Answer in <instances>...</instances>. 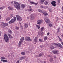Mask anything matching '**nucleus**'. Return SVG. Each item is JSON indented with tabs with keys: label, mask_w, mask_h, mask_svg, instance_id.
Masks as SVG:
<instances>
[{
	"label": "nucleus",
	"mask_w": 63,
	"mask_h": 63,
	"mask_svg": "<svg viewBox=\"0 0 63 63\" xmlns=\"http://www.w3.org/2000/svg\"><path fill=\"white\" fill-rule=\"evenodd\" d=\"M14 4L15 7L16 9H18V10L20 8V4L16 2H14Z\"/></svg>",
	"instance_id": "1"
},
{
	"label": "nucleus",
	"mask_w": 63,
	"mask_h": 63,
	"mask_svg": "<svg viewBox=\"0 0 63 63\" xmlns=\"http://www.w3.org/2000/svg\"><path fill=\"white\" fill-rule=\"evenodd\" d=\"M4 36L3 38L5 42L8 43L9 42V40L10 39L9 38L8 35L6 34H5L4 35Z\"/></svg>",
	"instance_id": "2"
},
{
	"label": "nucleus",
	"mask_w": 63,
	"mask_h": 63,
	"mask_svg": "<svg viewBox=\"0 0 63 63\" xmlns=\"http://www.w3.org/2000/svg\"><path fill=\"white\" fill-rule=\"evenodd\" d=\"M16 17H14L13 19H12L9 22V23H14L15 22V21H16Z\"/></svg>",
	"instance_id": "3"
},
{
	"label": "nucleus",
	"mask_w": 63,
	"mask_h": 63,
	"mask_svg": "<svg viewBox=\"0 0 63 63\" xmlns=\"http://www.w3.org/2000/svg\"><path fill=\"white\" fill-rule=\"evenodd\" d=\"M24 37H22V38H21V39L19 41V46H20L21 45V44H22V42L24 40Z\"/></svg>",
	"instance_id": "4"
},
{
	"label": "nucleus",
	"mask_w": 63,
	"mask_h": 63,
	"mask_svg": "<svg viewBox=\"0 0 63 63\" xmlns=\"http://www.w3.org/2000/svg\"><path fill=\"white\" fill-rule=\"evenodd\" d=\"M8 26V24L7 23H4L2 22L1 24V27L2 28H3L4 27H5V26Z\"/></svg>",
	"instance_id": "5"
},
{
	"label": "nucleus",
	"mask_w": 63,
	"mask_h": 63,
	"mask_svg": "<svg viewBox=\"0 0 63 63\" xmlns=\"http://www.w3.org/2000/svg\"><path fill=\"white\" fill-rule=\"evenodd\" d=\"M17 20L18 21H21L22 20V18L18 15L16 16Z\"/></svg>",
	"instance_id": "6"
},
{
	"label": "nucleus",
	"mask_w": 63,
	"mask_h": 63,
	"mask_svg": "<svg viewBox=\"0 0 63 63\" xmlns=\"http://www.w3.org/2000/svg\"><path fill=\"white\" fill-rule=\"evenodd\" d=\"M44 19L45 20V22L47 23H49V19H48L47 17L44 18Z\"/></svg>",
	"instance_id": "7"
},
{
	"label": "nucleus",
	"mask_w": 63,
	"mask_h": 63,
	"mask_svg": "<svg viewBox=\"0 0 63 63\" xmlns=\"http://www.w3.org/2000/svg\"><path fill=\"white\" fill-rule=\"evenodd\" d=\"M30 18L31 20H33L35 18V16L33 14H32L30 16Z\"/></svg>",
	"instance_id": "8"
},
{
	"label": "nucleus",
	"mask_w": 63,
	"mask_h": 63,
	"mask_svg": "<svg viewBox=\"0 0 63 63\" xmlns=\"http://www.w3.org/2000/svg\"><path fill=\"white\" fill-rule=\"evenodd\" d=\"M25 40L27 41H32V39L31 40L30 38L29 37H25Z\"/></svg>",
	"instance_id": "9"
},
{
	"label": "nucleus",
	"mask_w": 63,
	"mask_h": 63,
	"mask_svg": "<svg viewBox=\"0 0 63 63\" xmlns=\"http://www.w3.org/2000/svg\"><path fill=\"white\" fill-rule=\"evenodd\" d=\"M55 3H56V2L54 1H53L51 2V4L54 7H55L56 5Z\"/></svg>",
	"instance_id": "10"
},
{
	"label": "nucleus",
	"mask_w": 63,
	"mask_h": 63,
	"mask_svg": "<svg viewBox=\"0 0 63 63\" xmlns=\"http://www.w3.org/2000/svg\"><path fill=\"white\" fill-rule=\"evenodd\" d=\"M43 23V21L41 20H38L37 22V24L39 25L41 24L42 23Z\"/></svg>",
	"instance_id": "11"
},
{
	"label": "nucleus",
	"mask_w": 63,
	"mask_h": 63,
	"mask_svg": "<svg viewBox=\"0 0 63 63\" xmlns=\"http://www.w3.org/2000/svg\"><path fill=\"white\" fill-rule=\"evenodd\" d=\"M57 47H61V48H62V47H63L61 44L59 43L57 44Z\"/></svg>",
	"instance_id": "12"
},
{
	"label": "nucleus",
	"mask_w": 63,
	"mask_h": 63,
	"mask_svg": "<svg viewBox=\"0 0 63 63\" xmlns=\"http://www.w3.org/2000/svg\"><path fill=\"white\" fill-rule=\"evenodd\" d=\"M40 36H43V32H38V34Z\"/></svg>",
	"instance_id": "13"
},
{
	"label": "nucleus",
	"mask_w": 63,
	"mask_h": 63,
	"mask_svg": "<svg viewBox=\"0 0 63 63\" xmlns=\"http://www.w3.org/2000/svg\"><path fill=\"white\" fill-rule=\"evenodd\" d=\"M7 35L9 36V38L10 39H12V38H13V37L12 36H11V35L10 33L7 34Z\"/></svg>",
	"instance_id": "14"
},
{
	"label": "nucleus",
	"mask_w": 63,
	"mask_h": 63,
	"mask_svg": "<svg viewBox=\"0 0 63 63\" xmlns=\"http://www.w3.org/2000/svg\"><path fill=\"white\" fill-rule=\"evenodd\" d=\"M21 6L22 8V9H24V8L25 7V5H24V4H21Z\"/></svg>",
	"instance_id": "15"
},
{
	"label": "nucleus",
	"mask_w": 63,
	"mask_h": 63,
	"mask_svg": "<svg viewBox=\"0 0 63 63\" xmlns=\"http://www.w3.org/2000/svg\"><path fill=\"white\" fill-rule=\"evenodd\" d=\"M44 40L45 41H46L47 39V36L44 37Z\"/></svg>",
	"instance_id": "16"
},
{
	"label": "nucleus",
	"mask_w": 63,
	"mask_h": 63,
	"mask_svg": "<svg viewBox=\"0 0 63 63\" xmlns=\"http://www.w3.org/2000/svg\"><path fill=\"white\" fill-rule=\"evenodd\" d=\"M37 37H36L34 39V41L35 42H37Z\"/></svg>",
	"instance_id": "17"
},
{
	"label": "nucleus",
	"mask_w": 63,
	"mask_h": 63,
	"mask_svg": "<svg viewBox=\"0 0 63 63\" xmlns=\"http://www.w3.org/2000/svg\"><path fill=\"white\" fill-rule=\"evenodd\" d=\"M52 52H53V53L54 54H56V53L57 52V51L56 50V51H53Z\"/></svg>",
	"instance_id": "18"
},
{
	"label": "nucleus",
	"mask_w": 63,
	"mask_h": 63,
	"mask_svg": "<svg viewBox=\"0 0 63 63\" xmlns=\"http://www.w3.org/2000/svg\"><path fill=\"white\" fill-rule=\"evenodd\" d=\"M1 61H2L3 62H8V61L3 59L1 60Z\"/></svg>",
	"instance_id": "19"
},
{
	"label": "nucleus",
	"mask_w": 63,
	"mask_h": 63,
	"mask_svg": "<svg viewBox=\"0 0 63 63\" xmlns=\"http://www.w3.org/2000/svg\"><path fill=\"white\" fill-rule=\"evenodd\" d=\"M44 55V54H43L42 53H40L39 54V57H41V56H42Z\"/></svg>",
	"instance_id": "20"
},
{
	"label": "nucleus",
	"mask_w": 63,
	"mask_h": 63,
	"mask_svg": "<svg viewBox=\"0 0 63 63\" xmlns=\"http://www.w3.org/2000/svg\"><path fill=\"white\" fill-rule=\"evenodd\" d=\"M8 33H10V34H12L13 33L12 32V31H11L10 30H8Z\"/></svg>",
	"instance_id": "21"
},
{
	"label": "nucleus",
	"mask_w": 63,
	"mask_h": 63,
	"mask_svg": "<svg viewBox=\"0 0 63 63\" xmlns=\"http://www.w3.org/2000/svg\"><path fill=\"white\" fill-rule=\"evenodd\" d=\"M8 8L9 10H13V8L9 6L8 7Z\"/></svg>",
	"instance_id": "22"
},
{
	"label": "nucleus",
	"mask_w": 63,
	"mask_h": 63,
	"mask_svg": "<svg viewBox=\"0 0 63 63\" xmlns=\"http://www.w3.org/2000/svg\"><path fill=\"white\" fill-rule=\"evenodd\" d=\"M25 27V28H27L28 27V24H26L24 25Z\"/></svg>",
	"instance_id": "23"
},
{
	"label": "nucleus",
	"mask_w": 63,
	"mask_h": 63,
	"mask_svg": "<svg viewBox=\"0 0 63 63\" xmlns=\"http://www.w3.org/2000/svg\"><path fill=\"white\" fill-rule=\"evenodd\" d=\"M6 20H10V18L9 17H7L6 18Z\"/></svg>",
	"instance_id": "24"
},
{
	"label": "nucleus",
	"mask_w": 63,
	"mask_h": 63,
	"mask_svg": "<svg viewBox=\"0 0 63 63\" xmlns=\"http://www.w3.org/2000/svg\"><path fill=\"white\" fill-rule=\"evenodd\" d=\"M42 13L44 15V14L45 13H47V11L45 10H43L42 11Z\"/></svg>",
	"instance_id": "25"
},
{
	"label": "nucleus",
	"mask_w": 63,
	"mask_h": 63,
	"mask_svg": "<svg viewBox=\"0 0 63 63\" xmlns=\"http://www.w3.org/2000/svg\"><path fill=\"white\" fill-rule=\"evenodd\" d=\"M53 61V58H51L50 59V62H52Z\"/></svg>",
	"instance_id": "26"
},
{
	"label": "nucleus",
	"mask_w": 63,
	"mask_h": 63,
	"mask_svg": "<svg viewBox=\"0 0 63 63\" xmlns=\"http://www.w3.org/2000/svg\"><path fill=\"white\" fill-rule=\"evenodd\" d=\"M48 3V2L47 1H45V2L44 4L45 5H47Z\"/></svg>",
	"instance_id": "27"
},
{
	"label": "nucleus",
	"mask_w": 63,
	"mask_h": 63,
	"mask_svg": "<svg viewBox=\"0 0 63 63\" xmlns=\"http://www.w3.org/2000/svg\"><path fill=\"white\" fill-rule=\"evenodd\" d=\"M40 3L41 4H43L44 3V2H43V1H42L41 0L40 1Z\"/></svg>",
	"instance_id": "28"
},
{
	"label": "nucleus",
	"mask_w": 63,
	"mask_h": 63,
	"mask_svg": "<svg viewBox=\"0 0 63 63\" xmlns=\"http://www.w3.org/2000/svg\"><path fill=\"white\" fill-rule=\"evenodd\" d=\"M51 49H54V48L55 47H54L53 46H51Z\"/></svg>",
	"instance_id": "29"
},
{
	"label": "nucleus",
	"mask_w": 63,
	"mask_h": 63,
	"mask_svg": "<svg viewBox=\"0 0 63 63\" xmlns=\"http://www.w3.org/2000/svg\"><path fill=\"white\" fill-rule=\"evenodd\" d=\"M10 17L11 18H12L13 17V15L11 14L10 15Z\"/></svg>",
	"instance_id": "30"
},
{
	"label": "nucleus",
	"mask_w": 63,
	"mask_h": 63,
	"mask_svg": "<svg viewBox=\"0 0 63 63\" xmlns=\"http://www.w3.org/2000/svg\"><path fill=\"white\" fill-rule=\"evenodd\" d=\"M43 15H44L45 16H47L48 15V14L47 13V12H46Z\"/></svg>",
	"instance_id": "31"
},
{
	"label": "nucleus",
	"mask_w": 63,
	"mask_h": 63,
	"mask_svg": "<svg viewBox=\"0 0 63 63\" xmlns=\"http://www.w3.org/2000/svg\"><path fill=\"white\" fill-rule=\"evenodd\" d=\"M44 29V28L43 27H42L41 28V31H43Z\"/></svg>",
	"instance_id": "32"
},
{
	"label": "nucleus",
	"mask_w": 63,
	"mask_h": 63,
	"mask_svg": "<svg viewBox=\"0 0 63 63\" xmlns=\"http://www.w3.org/2000/svg\"><path fill=\"white\" fill-rule=\"evenodd\" d=\"M30 2L32 4H35V2H34L30 1Z\"/></svg>",
	"instance_id": "33"
},
{
	"label": "nucleus",
	"mask_w": 63,
	"mask_h": 63,
	"mask_svg": "<svg viewBox=\"0 0 63 63\" xmlns=\"http://www.w3.org/2000/svg\"><path fill=\"white\" fill-rule=\"evenodd\" d=\"M32 10V9L31 8L29 9H28V11H31Z\"/></svg>",
	"instance_id": "34"
},
{
	"label": "nucleus",
	"mask_w": 63,
	"mask_h": 63,
	"mask_svg": "<svg viewBox=\"0 0 63 63\" xmlns=\"http://www.w3.org/2000/svg\"><path fill=\"white\" fill-rule=\"evenodd\" d=\"M1 59H5V57H3L1 58Z\"/></svg>",
	"instance_id": "35"
},
{
	"label": "nucleus",
	"mask_w": 63,
	"mask_h": 63,
	"mask_svg": "<svg viewBox=\"0 0 63 63\" xmlns=\"http://www.w3.org/2000/svg\"><path fill=\"white\" fill-rule=\"evenodd\" d=\"M20 60H22L23 59V57H22L21 58H20Z\"/></svg>",
	"instance_id": "36"
},
{
	"label": "nucleus",
	"mask_w": 63,
	"mask_h": 63,
	"mask_svg": "<svg viewBox=\"0 0 63 63\" xmlns=\"http://www.w3.org/2000/svg\"><path fill=\"white\" fill-rule=\"evenodd\" d=\"M16 29H17V30H18L19 29V27H18L17 26L16 27Z\"/></svg>",
	"instance_id": "37"
},
{
	"label": "nucleus",
	"mask_w": 63,
	"mask_h": 63,
	"mask_svg": "<svg viewBox=\"0 0 63 63\" xmlns=\"http://www.w3.org/2000/svg\"><path fill=\"white\" fill-rule=\"evenodd\" d=\"M21 54L22 55H25V53L24 52H21Z\"/></svg>",
	"instance_id": "38"
},
{
	"label": "nucleus",
	"mask_w": 63,
	"mask_h": 63,
	"mask_svg": "<svg viewBox=\"0 0 63 63\" xmlns=\"http://www.w3.org/2000/svg\"><path fill=\"white\" fill-rule=\"evenodd\" d=\"M38 11L39 12H42V10L39 9L38 10Z\"/></svg>",
	"instance_id": "39"
},
{
	"label": "nucleus",
	"mask_w": 63,
	"mask_h": 63,
	"mask_svg": "<svg viewBox=\"0 0 63 63\" xmlns=\"http://www.w3.org/2000/svg\"><path fill=\"white\" fill-rule=\"evenodd\" d=\"M36 26L37 27L38 29H40V26H39L38 25H36Z\"/></svg>",
	"instance_id": "40"
},
{
	"label": "nucleus",
	"mask_w": 63,
	"mask_h": 63,
	"mask_svg": "<svg viewBox=\"0 0 63 63\" xmlns=\"http://www.w3.org/2000/svg\"><path fill=\"white\" fill-rule=\"evenodd\" d=\"M39 41H40V42H42V40L41 39H39Z\"/></svg>",
	"instance_id": "41"
},
{
	"label": "nucleus",
	"mask_w": 63,
	"mask_h": 63,
	"mask_svg": "<svg viewBox=\"0 0 63 63\" xmlns=\"http://www.w3.org/2000/svg\"><path fill=\"white\" fill-rule=\"evenodd\" d=\"M20 28L21 29H23V26H20Z\"/></svg>",
	"instance_id": "42"
},
{
	"label": "nucleus",
	"mask_w": 63,
	"mask_h": 63,
	"mask_svg": "<svg viewBox=\"0 0 63 63\" xmlns=\"http://www.w3.org/2000/svg\"><path fill=\"white\" fill-rule=\"evenodd\" d=\"M49 26H50V27H51L52 26V24H50L49 25Z\"/></svg>",
	"instance_id": "43"
},
{
	"label": "nucleus",
	"mask_w": 63,
	"mask_h": 63,
	"mask_svg": "<svg viewBox=\"0 0 63 63\" xmlns=\"http://www.w3.org/2000/svg\"><path fill=\"white\" fill-rule=\"evenodd\" d=\"M19 60H18L16 62V63H19Z\"/></svg>",
	"instance_id": "44"
},
{
	"label": "nucleus",
	"mask_w": 63,
	"mask_h": 63,
	"mask_svg": "<svg viewBox=\"0 0 63 63\" xmlns=\"http://www.w3.org/2000/svg\"><path fill=\"white\" fill-rule=\"evenodd\" d=\"M56 19H57L56 20V21H57L58 20V17H57L56 18Z\"/></svg>",
	"instance_id": "45"
},
{
	"label": "nucleus",
	"mask_w": 63,
	"mask_h": 63,
	"mask_svg": "<svg viewBox=\"0 0 63 63\" xmlns=\"http://www.w3.org/2000/svg\"><path fill=\"white\" fill-rule=\"evenodd\" d=\"M44 47V46L43 45L40 46V48H42V47Z\"/></svg>",
	"instance_id": "46"
},
{
	"label": "nucleus",
	"mask_w": 63,
	"mask_h": 63,
	"mask_svg": "<svg viewBox=\"0 0 63 63\" xmlns=\"http://www.w3.org/2000/svg\"><path fill=\"white\" fill-rule=\"evenodd\" d=\"M54 58H57V57H56V56H54Z\"/></svg>",
	"instance_id": "47"
},
{
	"label": "nucleus",
	"mask_w": 63,
	"mask_h": 63,
	"mask_svg": "<svg viewBox=\"0 0 63 63\" xmlns=\"http://www.w3.org/2000/svg\"><path fill=\"white\" fill-rule=\"evenodd\" d=\"M34 4H35V5H37V4H38V2L37 3H34Z\"/></svg>",
	"instance_id": "48"
},
{
	"label": "nucleus",
	"mask_w": 63,
	"mask_h": 63,
	"mask_svg": "<svg viewBox=\"0 0 63 63\" xmlns=\"http://www.w3.org/2000/svg\"><path fill=\"white\" fill-rule=\"evenodd\" d=\"M1 34H2V32L1 31H0V36H1Z\"/></svg>",
	"instance_id": "49"
},
{
	"label": "nucleus",
	"mask_w": 63,
	"mask_h": 63,
	"mask_svg": "<svg viewBox=\"0 0 63 63\" xmlns=\"http://www.w3.org/2000/svg\"><path fill=\"white\" fill-rule=\"evenodd\" d=\"M0 10H3V8L2 7H1L0 8Z\"/></svg>",
	"instance_id": "50"
},
{
	"label": "nucleus",
	"mask_w": 63,
	"mask_h": 63,
	"mask_svg": "<svg viewBox=\"0 0 63 63\" xmlns=\"http://www.w3.org/2000/svg\"><path fill=\"white\" fill-rule=\"evenodd\" d=\"M59 41H61V38H59Z\"/></svg>",
	"instance_id": "51"
},
{
	"label": "nucleus",
	"mask_w": 63,
	"mask_h": 63,
	"mask_svg": "<svg viewBox=\"0 0 63 63\" xmlns=\"http://www.w3.org/2000/svg\"><path fill=\"white\" fill-rule=\"evenodd\" d=\"M57 32H59V29H58Z\"/></svg>",
	"instance_id": "52"
},
{
	"label": "nucleus",
	"mask_w": 63,
	"mask_h": 63,
	"mask_svg": "<svg viewBox=\"0 0 63 63\" xmlns=\"http://www.w3.org/2000/svg\"><path fill=\"white\" fill-rule=\"evenodd\" d=\"M49 35V32H48L47 34V35Z\"/></svg>",
	"instance_id": "53"
},
{
	"label": "nucleus",
	"mask_w": 63,
	"mask_h": 63,
	"mask_svg": "<svg viewBox=\"0 0 63 63\" xmlns=\"http://www.w3.org/2000/svg\"><path fill=\"white\" fill-rule=\"evenodd\" d=\"M42 0V1H43V2H44V1H45V0Z\"/></svg>",
	"instance_id": "54"
},
{
	"label": "nucleus",
	"mask_w": 63,
	"mask_h": 63,
	"mask_svg": "<svg viewBox=\"0 0 63 63\" xmlns=\"http://www.w3.org/2000/svg\"><path fill=\"white\" fill-rule=\"evenodd\" d=\"M2 18V17H1V15H0V19Z\"/></svg>",
	"instance_id": "55"
},
{
	"label": "nucleus",
	"mask_w": 63,
	"mask_h": 63,
	"mask_svg": "<svg viewBox=\"0 0 63 63\" xmlns=\"http://www.w3.org/2000/svg\"><path fill=\"white\" fill-rule=\"evenodd\" d=\"M58 2L59 3H60V0H58Z\"/></svg>",
	"instance_id": "56"
},
{
	"label": "nucleus",
	"mask_w": 63,
	"mask_h": 63,
	"mask_svg": "<svg viewBox=\"0 0 63 63\" xmlns=\"http://www.w3.org/2000/svg\"><path fill=\"white\" fill-rule=\"evenodd\" d=\"M29 7L30 8H31V6H29Z\"/></svg>",
	"instance_id": "57"
},
{
	"label": "nucleus",
	"mask_w": 63,
	"mask_h": 63,
	"mask_svg": "<svg viewBox=\"0 0 63 63\" xmlns=\"http://www.w3.org/2000/svg\"><path fill=\"white\" fill-rule=\"evenodd\" d=\"M57 37H58V38H59V39L60 38V37H59V36L58 35V36H57Z\"/></svg>",
	"instance_id": "58"
},
{
	"label": "nucleus",
	"mask_w": 63,
	"mask_h": 63,
	"mask_svg": "<svg viewBox=\"0 0 63 63\" xmlns=\"http://www.w3.org/2000/svg\"><path fill=\"white\" fill-rule=\"evenodd\" d=\"M49 11L50 12L51 11V9H49Z\"/></svg>",
	"instance_id": "59"
},
{
	"label": "nucleus",
	"mask_w": 63,
	"mask_h": 63,
	"mask_svg": "<svg viewBox=\"0 0 63 63\" xmlns=\"http://www.w3.org/2000/svg\"><path fill=\"white\" fill-rule=\"evenodd\" d=\"M54 44H55V45H56V46H57V44L56 43H55Z\"/></svg>",
	"instance_id": "60"
},
{
	"label": "nucleus",
	"mask_w": 63,
	"mask_h": 63,
	"mask_svg": "<svg viewBox=\"0 0 63 63\" xmlns=\"http://www.w3.org/2000/svg\"><path fill=\"white\" fill-rule=\"evenodd\" d=\"M48 57H50V56L49 55H48Z\"/></svg>",
	"instance_id": "61"
},
{
	"label": "nucleus",
	"mask_w": 63,
	"mask_h": 63,
	"mask_svg": "<svg viewBox=\"0 0 63 63\" xmlns=\"http://www.w3.org/2000/svg\"><path fill=\"white\" fill-rule=\"evenodd\" d=\"M41 8H43V6H41Z\"/></svg>",
	"instance_id": "62"
},
{
	"label": "nucleus",
	"mask_w": 63,
	"mask_h": 63,
	"mask_svg": "<svg viewBox=\"0 0 63 63\" xmlns=\"http://www.w3.org/2000/svg\"><path fill=\"white\" fill-rule=\"evenodd\" d=\"M13 2H14V1H12L11 3L12 4H13Z\"/></svg>",
	"instance_id": "63"
},
{
	"label": "nucleus",
	"mask_w": 63,
	"mask_h": 63,
	"mask_svg": "<svg viewBox=\"0 0 63 63\" xmlns=\"http://www.w3.org/2000/svg\"><path fill=\"white\" fill-rule=\"evenodd\" d=\"M44 62V63H46V62L45 61Z\"/></svg>",
	"instance_id": "64"
}]
</instances>
